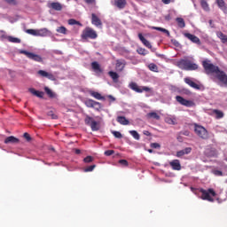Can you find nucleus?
I'll return each mask as SVG.
<instances>
[{
  "mask_svg": "<svg viewBox=\"0 0 227 227\" xmlns=\"http://www.w3.org/2000/svg\"><path fill=\"white\" fill-rule=\"evenodd\" d=\"M148 68L151 72H159V67L153 63L149 64Z\"/></svg>",
  "mask_w": 227,
  "mask_h": 227,
  "instance_id": "38",
  "label": "nucleus"
},
{
  "mask_svg": "<svg viewBox=\"0 0 227 227\" xmlns=\"http://www.w3.org/2000/svg\"><path fill=\"white\" fill-rule=\"evenodd\" d=\"M90 95L96 98V100H106V98L102 96L99 92L90 90Z\"/></svg>",
  "mask_w": 227,
  "mask_h": 227,
  "instance_id": "18",
  "label": "nucleus"
},
{
  "mask_svg": "<svg viewBox=\"0 0 227 227\" xmlns=\"http://www.w3.org/2000/svg\"><path fill=\"white\" fill-rule=\"evenodd\" d=\"M191 135V132H189L188 130H185V131H182L180 133V136L177 137L178 141H182V136H190Z\"/></svg>",
  "mask_w": 227,
  "mask_h": 227,
  "instance_id": "42",
  "label": "nucleus"
},
{
  "mask_svg": "<svg viewBox=\"0 0 227 227\" xmlns=\"http://www.w3.org/2000/svg\"><path fill=\"white\" fill-rule=\"evenodd\" d=\"M108 98H110V100H112L113 102H114V100H116V98H114V97H113V96H108Z\"/></svg>",
  "mask_w": 227,
  "mask_h": 227,
  "instance_id": "49",
  "label": "nucleus"
},
{
  "mask_svg": "<svg viewBox=\"0 0 227 227\" xmlns=\"http://www.w3.org/2000/svg\"><path fill=\"white\" fill-rule=\"evenodd\" d=\"M8 42H11L12 43H20V39L13 36H8L7 37Z\"/></svg>",
  "mask_w": 227,
  "mask_h": 227,
  "instance_id": "36",
  "label": "nucleus"
},
{
  "mask_svg": "<svg viewBox=\"0 0 227 227\" xmlns=\"http://www.w3.org/2000/svg\"><path fill=\"white\" fill-rule=\"evenodd\" d=\"M44 91L50 98H56V97H58L56 93H54L51 89H49V87H45Z\"/></svg>",
  "mask_w": 227,
  "mask_h": 227,
  "instance_id": "27",
  "label": "nucleus"
},
{
  "mask_svg": "<svg viewBox=\"0 0 227 227\" xmlns=\"http://www.w3.org/2000/svg\"><path fill=\"white\" fill-rule=\"evenodd\" d=\"M129 88L133 91H136V93H143V91H146V92L150 91V87H145V86L140 87L136 82L129 83Z\"/></svg>",
  "mask_w": 227,
  "mask_h": 227,
  "instance_id": "9",
  "label": "nucleus"
},
{
  "mask_svg": "<svg viewBox=\"0 0 227 227\" xmlns=\"http://www.w3.org/2000/svg\"><path fill=\"white\" fill-rule=\"evenodd\" d=\"M184 36H185V38H188V40H190V42H192V43H196L197 45H201V40H200V38L191 33H184Z\"/></svg>",
  "mask_w": 227,
  "mask_h": 227,
  "instance_id": "12",
  "label": "nucleus"
},
{
  "mask_svg": "<svg viewBox=\"0 0 227 227\" xmlns=\"http://www.w3.org/2000/svg\"><path fill=\"white\" fill-rule=\"evenodd\" d=\"M85 3L87 4H96L97 2L95 0H85Z\"/></svg>",
  "mask_w": 227,
  "mask_h": 227,
  "instance_id": "45",
  "label": "nucleus"
},
{
  "mask_svg": "<svg viewBox=\"0 0 227 227\" xmlns=\"http://www.w3.org/2000/svg\"><path fill=\"white\" fill-rule=\"evenodd\" d=\"M212 113L213 114H215V118L216 120H221L222 118H224V113L221 110L213 109Z\"/></svg>",
  "mask_w": 227,
  "mask_h": 227,
  "instance_id": "19",
  "label": "nucleus"
},
{
  "mask_svg": "<svg viewBox=\"0 0 227 227\" xmlns=\"http://www.w3.org/2000/svg\"><path fill=\"white\" fill-rule=\"evenodd\" d=\"M113 135L114 136V137H117L118 139H121L122 137L121 133L119 131H114Z\"/></svg>",
  "mask_w": 227,
  "mask_h": 227,
  "instance_id": "44",
  "label": "nucleus"
},
{
  "mask_svg": "<svg viewBox=\"0 0 227 227\" xmlns=\"http://www.w3.org/2000/svg\"><path fill=\"white\" fill-rule=\"evenodd\" d=\"M51 8L56 12H61V10H63V5L58 2H53L51 4Z\"/></svg>",
  "mask_w": 227,
  "mask_h": 227,
  "instance_id": "21",
  "label": "nucleus"
},
{
  "mask_svg": "<svg viewBox=\"0 0 227 227\" xmlns=\"http://www.w3.org/2000/svg\"><path fill=\"white\" fill-rule=\"evenodd\" d=\"M23 137H24V139H26V141H27V143H31V141H35V140L33 139V137H31V135H29V133H27V132H26V133L23 134Z\"/></svg>",
  "mask_w": 227,
  "mask_h": 227,
  "instance_id": "40",
  "label": "nucleus"
},
{
  "mask_svg": "<svg viewBox=\"0 0 227 227\" xmlns=\"http://www.w3.org/2000/svg\"><path fill=\"white\" fill-rule=\"evenodd\" d=\"M184 82L188 84V86H191V88H193L194 90H200L201 87L189 77L184 78Z\"/></svg>",
  "mask_w": 227,
  "mask_h": 227,
  "instance_id": "14",
  "label": "nucleus"
},
{
  "mask_svg": "<svg viewBox=\"0 0 227 227\" xmlns=\"http://www.w3.org/2000/svg\"><path fill=\"white\" fill-rule=\"evenodd\" d=\"M163 4H169L171 3V0H161Z\"/></svg>",
  "mask_w": 227,
  "mask_h": 227,
  "instance_id": "48",
  "label": "nucleus"
},
{
  "mask_svg": "<svg viewBox=\"0 0 227 227\" xmlns=\"http://www.w3.org/2000/svg\"><path fill=\"white\" fill-rule=\"evenodd\" d=\"M152 52H155V48L151 49Z\"/></svg>",
  "mask_w": 227,
  "mask_h": 227,
  "instance_id": "50",
  "label": "nucleus"
},
{
  "mask_svg": "<svg viewBox=\"0 0 227 227\" xmlns=\"http://www.w3.org/2000/svg\"><path fill=\"white\" fill-rule=\"evenodd\" d=\"M84 104L86 107L95 109L96 111H100V109H102V104L93 99H87L84 101Z\"/></svg>",
  "mask_w": 227,
  "mask_h": 227,
  "instance_id": "8",
  "label": "nucleus"
},
{
  "mask_svg": "<svg viewBox=\"0 0 227 227\" xmlns=\"http://www.w3.org/2000/svg\"><path fill=\"white\" fill-rule=\"evenodd\" d=\"M201 8L205 10V12H210V7L208 6V3L206 0L200 1Z\"/></svg>",
  "mask_w": 227,
  "mask_h": 227,
  "instance_id": "32",
  "label": "nucleus"
},
{
  "mask_svg": "<svg viewBox=\"0 0 227 227\" xmlns=\"http://www.w3.org/2000/svg\"><path fill=\"white\" fill-rule=\"evenodd\" d=\"M202 67L207 75H209V74H215L216 79L227 86V74L224 71H221L219 67L210 63V60H203Z\"/></svg>",
  "mask_w": 227,
  "mask_h": 227,
  "instance_id": "1",
  "label": "nucleus"
},
{
  "mask_svg": "<svg viewBox=\"0 0 227 227\" xmlns=\"http://www.w3.org/2000/svg\"><path fill=\"white\" fill-rule=\"evenodd\" d=\"M117 121L121 125H129L130 123V121L129 120H127V118H125V116H118Z\"/></svg>",
  "mask_w": 227,
  "mask_h": 227,
  "instance_id": "24",
  "label": "nucleus"
},
{
  "mask_svg": "<svg viewBox=\"0 0 227 227\" xmlns=\"http://www.w3.org/2000/svg\"><path fill=\"white\" fill-rule=\"evenodd\" d=\"M176 102L180 104L181 106H184L185 107H192L194 106V102L192 100H187L184 98L182 96H176Z\"/></svg>",
  "mask_w": 227,
  "mask_h": 227,
  "instance_id": "10",
  "label": "nucleus"
},
{
  "mask_svg": "<svg viewBox=\"0 0 227 227\" xmlns=\"http://www.w3.org/2000/svg\"><path fill=\"white\" fill-rule=\"evenodd\" d=\"M68 24L69 26H82V23H80L79 21H77L76 20H74V19H70L68 20Z\"/></svg>",
  "mask_w": 227,
  "mask_h": 227,
  "instance_id": "34",
  "label": "nucleus"
},
{
  "mask_svg": "<svg viewBox=\"0 0 227 227\" xmlns=\"http://www.w3.org/2000/svg\"><path fill=\"white\" fill-rule=\"evenodd\" d=\"M19 141H20L19 138L11 136L5 138L4 143H19Z\"/></svg>",
  "mask_w": 227,
  "mask_h": 227,
  "instance_id": "30",
  "label": "nucleus"
},
{
  "mask_svg": "<svg viewBox=\"0 0 227 227\" xmlns=\"http://www.w3.org/2000/svg\"><path fill=\"white\" fill-rule=\"evenodd\" d=\"M193 130L198 137H200L201 139H208V131L207 130V129H205V127L194 123Z\"/></svg>",
  "mask_w": 227,
  "mask_h": 227,
  "instance_id": "4",
  "label": "nucleus"
},
{
  "mask_svg": "<svg viewBox=\"0 0 227 227\" xmlns=\"http://www.w3.org/2000/svg\"><path fill=\"white\" fill-rule=\"evenodd\" d=\"M176 20L177 22L178 27H181V29L185 27V20H184V18H176Z\"/></svg>",
  "mask_w": 227,
  "mask_h": 227,
  "instance_id": "31",
  "label": "nucleus"
},
{
  "mask_svg": "<svg viewBox=\"0 0 227 227\" xmlns=\"http://www.w3.org/2000/svg\"><path fill=\"white\" fill-rule=\"evenodd\" d=\"M166 123H168V125H176V117L168 116L165 118Z\"/></svg>",
  "mask_w": 227,
  "mask_h": 227,
  "instance_id": "26",
  "label": "nucleus"
},
{
  "mask_svg": "<svg viewBox=\"0 0 227 227\" xmlns=\"http://www.w3.org/2000/svg\"><path fill=\"white\" fill-rule=\"evenodd\" d=\"M137 52V54H140V56H146V54H148V51L145 48H138Z\"/></svg>",
  "mask_w": 227,
  "mask_h": 227,
  "instance_id": "39",
  "label": "nucleus"
},
{
  "mask_svg": "<svg viewBox=\"0 0 227 227\" xmlns=\"http://www.w3.org/2000/svg\"><path fill=\"white\" fill-rule=\"evenodd\" d=\"M91 67L96 72H102V69L100 68V64H98V62H92Z\"/></svg>",
  "mask_w": 227,
  "mask_h": 227,
  "instance_id": "33",
  "label": "nucleus"
},
{
  "mask_svg": "<svg viewBox=\"0 0 227 227\" xmlns=\"http://www.w3.org/2000/svg\"><path fill=\"white\" fill-rule=\"evenodd\" d=\"M47 114L51 118V120H58V114H55L54 111L51 110Z\"/></svg>",
  "mask_w": 227,
  "mask_h": 227,
  "instance_id": "41",
  "label": "nucleus"
},
{
  "mask_svg": "<svg viewBox=\"0 0 227 227\" xmlns=\"http://www.w3.org/2000/svg\"><path fill=\"white\" fill-rule=\"evenodd\" d=\"M152 29H155L156 31H160L161 33H165L167 36H171V34H169V30L160 27H153Z\"/></svg>",
  "mask_w": 227,
  "mask_h": 227,
  "instance_id": "28",
  "label": "nucleus"
},
{
  "mask_svg": "<svg viewBox=\"0 0 227 227\" xmlns=\"http://www.w3.org/2000/svg\"><path fill=\"white\" fill-rule=\"evenodd\" d=\"M125 67H127V61L125 59H121L115 61V70L117 72H123Z\"/></svg>",
  "mask_w": 227,
  "mask_h": 227,
  "instance_id": "11",
  "label": "nucleus"
},
{
  "mask_svg": "<svg viewBox=\"0 0 227 227\" xmlns=\"http://www.w3.org/2000/svg\"><path fill=\"white\" fill-rule=\"evenodd\" d=\"M177 67L181 68V70H198V65L189 59H181L177 62Z\"/></svg>",
  "mask_w": 227,
  "mask_h": 227,
  "instance_id": "2",
  "label": "nucleus"
},
{
  "mask_svg": "<svg viewBox=\"0 0 227 227\" xmlns=\"http://www.w3.org/2000/svg\"><path fill=\"white\" fill-rule=\"evenodd\" d=\"M57 33H60V35H67V27L61 26V27H59L57 29H56Z\"/></svg>",
  "mask_w": 227,
  "mask_h": 227,
  "instance_id": "35",
  "label": "nucleus"
},
{
  "mask_svg": "<svg viewBox=\"0 0 227 227\" xmlns=\"http://www.w3.org/2000/svg\"><path fill=\"white\" fill-rule=\"evenodd\" d=\"M216 4L220 8V10L226 12L227 7H226V3L224 0H216Z\"/></svg>",
  "mask_w": 227,
  "mask_h": 227,
  "instance_id": "25",
  "label": "nucleus"
},
{
  "mask_svg": "<svg viewBox=\"0 0 227 227\" xmlns=\"http://www.w3.org/2000/svg\"><path fill=\"white\" fill-rule=\"evenodd\" d=\"M98 37V35L97 34V31L93 30V28L87 27L85 29H83L82 33V40H88L90 38V40H96V38Z\"/></svg>",
  "mask_w": 227,
  "mask_h": 227,
  "instance_id": "5",
  "label": "nucleus"
},
{
  "mask_svg": "<svg viewBox=\"0 0 227 227\" xmlns=\"http://www.w3.org/2000/svg\"><path fill=\"white\" fill-rule=\"evenodd\" d=\"M7 4H12V6H17V0H4Z\"/></svg>",
  "mask_w": 227,
  "mask_h": 227,
  "instance_id": "43",
  "label": "nucleus"
},
{
  "mask_svg": "<svg viewBox=\"0 0 227 227\" xmlns=\"http://www.w3.org/2000/svg\"><path fill=\"white\" fill-rule=\"evenodd\" d=\"M149 120H160V115L156 112H151L146 114Z\"/></svg>",
  "mask_w": 227,
  "mask_h": 227,
  "instance_id": "22",
  "label": "nucleus"
},
{
  "mask_svg": "<svg viewBox=\"0 0 227 227\" xmlns=\"http://www.w3.org/2000/svg\"><path fill=\"white\" fill-rule=\"evenodd\" d=\"M108 75L111 77L114 82H118V79H120V74H118V73L114 71H109Z\"/></svg>",
  "mask_w": 227,
  "mask_h": 227,
  "instance_id": "23",
  "label": "nucleus"
},
{
  "mask_svg": "<svg viewBox=\"0 0 227 227\" xmlns=\"http://www.w3.org/2000/svg\"><path fill=\"white\" fill-rule=\"evenodd\" d=\"M26 33H27V35H32V36H47L49 35V30L47 28L27 29Z\"/></svg>",
  "mask_w": 227,
  "mask_h": 227,
  "instance_id": "7",
  "label": "nucleus"
},
{
  "mask_svg": "<svg viewBox=\"0 0 227 227\" xmlns=\"http://www.w3.org/2000/svg\"><path fill=\"white\" fill-rule=\"evenodd\" d=\"M29 91L32 93V95H35V97H37L38 98H43V91L36 90L33 88L29 89Z\"/></svg>",
  "mask_w": 227,
  "mask_h": 227,
  "instance_id": "20",
  "label": "nucleus"
},
{
  "mask_svg": "<svg viewBox=\"0 0 227 227\" xmlns=\"http://www.w3.org/2000/svg\"><path fill=\"white\" fill-rule=\"evenodd\" d=\"M91 24H93V26H96V27H101L102 20H100V18H98V16H97V14L92 13L91 14Z\"/></svg>",
  "mask_w": 227,
  "mask_h": 227,
  "instance_id": "13",
  "label": "nucleus"
},
{
  "mask_svg": "<svg viewBox=\"0 0 227 227\" xmlns=\"http://www.w3.org/2000/svg\"><path fill=\"white\" fill-rule=\"evenodd\" d=\"M216 36L220 38L223 43H227V35H224L223 32H217Z\"/></svg>",
  "mask_w": 227,
  "mask_h": 227,
  "instance_id": "29",
  "label": "nucleus"
},
{
  "mask_svg": "<svg viewBox=\"0 0 227 227\" xmlns=\"http://www.w3.org/2000/svg\"><path fill=\"white\" fill-rule=\"evenodd\" d=\"M143 134H144V136H152V133H150V131H148V130H144Z\"/></svg>",
  "mask_w": 227,
  "mask_h": 227,
  "instance_id": "47",
  "label": "nucleus"
},
{
  "mask_svg": "<svg viewBox=\"0 0 227 227\" xmlns=\"http://www.w3.org/2000/svg\"><path fill=\"white\" fill-rule=\"evenodd\" d=\"M209 24H212V20L209 21Z\"/></svg>",
  "mask_w": 227,
  "mask_h": 227,
  "instance_id": "51",
  "label": "nucleus"
},
{
  "mask_svg": "<svg viewBox=\"0 0 227 227\" xmlns=\"http://www.w3.org/2000/svg\"><path fill=\"white\" fill-rule=\"evenodd\" d=\"M114 6L119 8V10H123L127 6V0H114Z\"/></svg>",
  "mask_w": 227,
  "mask_h": 227,
  "instance_id": "17",
  "label": "nucleus"
},
{
  "mask_svg": "<svg viewBox=\"0 0 227 227\" xmlns=\"http://www.w3.org/2000/svg\"><path fill=\"white\" fill-rule=\"evenodd\" d=\"M20 54H24L28 58V59H32V61H35L36 63H43V59L38 54H35L25 50H20Z\"/></svg>",
  "mask_w": 227,
  "mask_h": 227,
  "instance_id": "6",
  "label": "nucleus"
},
{
  "mask_svg": "<svg viewBox=\"0 0 227 227\" xmlns=\"http://www.w3.org/2000/svg\"><path fill=\"white\" fill-rule=\"evenodd\" d=\"M129 134L132 136V137H134V139H136L137 141H139L140 136H139V133H137V131L130 130Z\"/></svg>",
  "mask_w": 227,
  "mask_h": 227,
  "instance_id": "37",
  "label": "nucleus"
},
{
  "mask_svg": "<svg viewBox=\"0 0 227 227\" xmlns=\"http://www.w3.org/2000/svg\"><path fill=\"white\" fill-rule=\"evenodd\" d=\"M172 43H173L176 47H178V45H180V43H178V41H176V40H172Z\"/></svg>",
  "mask_w": 227,
  "mask_h": 227,
  "instance_id": "46",
  "label": "nucleus"
},
{
  "mask_svg": "<svg viewBox=\"0 0 227 227\" xmlns=\"http://www.w3.org/2000/svg\"><path fill=\"white\" fill-rule=\"evenodd\" d=\"M138 38H139L140 42H142V43L145 47H147V49H152V43H150V41L146 40V38H145V36H143V34L139 33Z\"/></svg>",
  "mask_w": 227,
  "mask_h": 227,
  "instance_id": "16",
  "label": "nucleus"
},
{
  "mask_svg": "<svg viewBox=\"0 0 227 227\" xmlns=\"http://www.w3.org/2000/svg\"><path fill=\"white\" fill-rule=\"evenodd\" d=\"M37 74L41 75V77H46L47 79H50V81H54V74L51 73H47L46 71H43V70H39Z\"/></svg>",
  "mask_w": 227,
  "mask_h": 227,
  "instance_id": "15",
  "label": "nucleus"
},
{
  "mask_svg": "<svg viewBox=\"0 0 227 227\" xmlns=\"http://www.w3.org/2000/svg\"><path fill=\"white\" fill-rule=\"evenodd\" d=\"M85 125L88 127H90L92 132H97L100 130V121H95L93 117L90 115H86L85 120H84Z\"/></svg>",
  "mask_w": 227,
  "mask_h": 227,
  "instance_id": "3",
  "label": "nucleus"
}]
</instances>
